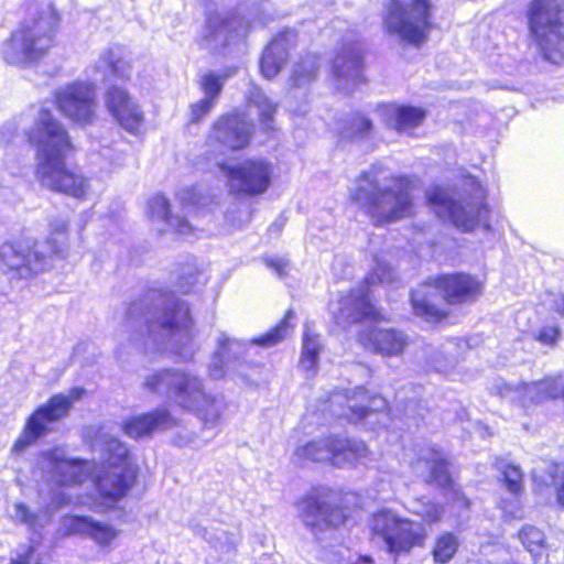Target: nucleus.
<instances>
[{
  "mask_svg": "<svg viewBox=\"0 0 564 564\" xmlns=\"http://www.w3.org/2000/svg\"><path fill=\"white\" fill-rule=\"evenodd\" d=\"M126 319L128 327L144 326L159 350L170 352L181 361L193 360L197 351L194 319L188 304L173 292L151 291L130 305Z\"/></svg>",
  "mask_w": 564,
  "mask_h": 564,
  "instance_id": "obj_1",
  "label": "nucleus"
},
{
  "mask_svg": "<svg viewBox=\"0 0 564 564\" xmlns=\"http://www.w3.org/2000/svg\"><path fill=\"white\" fill-rule=\"evenodd\" d=\"M28 140L36 152V177L54 192L83 198L88 192L87 180L65 165V155L72 144L64 126L50 109L40 108L33 116Z\"/></svg>",
  "mask_w": 564,
  "mask_h": 564,
  "instance_id": "obj_2",
  "label": "nucleus"
},
{
  "mask_svg": "<svg viewBox=\"0 0 564 564\" xmlns=\"http://www.w3.org/2000/svg\"><path fill=\"white\" fill-rule=\"evenodd\" d=\"M485 291V280L466 271L438 273L423 280L410 292L412 313L432 325H445L452 306L471 304Z\"/></svg>",
  "mask_w": 564,
  "mask_h": 564,
  "instance_id": "obj_3",
  "label": "nucleus"
},
{
  "mask_svg": "<svg viewBox=\"0 0 564 564\" xmlns=\"http://www.w3.org/2000/svg\"><path fill=\"white\" fill-rule=\"evenodd\" d=\"M422 522L402 516L391 508H379L369 518V536L381 543L394 558L410 555L415 549L426 545L429 533L424 524H436L443 520L444 507L436 501L424 503L419 513Z\"/></svg>",
  "mask_w": 564,
  "mask_h": 564,
  "instance_id": "obj_4",
  "label": "nucleus"
},
{
  "mask_svg": "<svg viewBox=\"0 0 564 564\" xmlns=\"http://www.w3.org/2000/svg\"><path fill=\"white\" fill-rule=\"evenodd\" d=\"M93 448L100 453L101 469L94 474L98 498L88 507L102 513L115 509L134 486L138 468L131 462L127 446L118 438L100 434L93 443Z\"/></svg>",
  "mask_w": 564,
  "mask_h": 564,
  "instance_id": "obj_5",
  "label": "nucleus"
},
{
  "mask_svg": "<svg viewBox=\"0 0 564 564\" xmlns=\"http://www.w3.org/2000/svg\"><path fill=\"white\" fill-rule=\"evenodd\" d=\"M389 186L375 184L371 191L358 186L351 194V200L361 205L376 227L388 225L416 214L413 192L419 177L411 174H392Z\"/></svg>",
  "mask_w": 564,
  "mask_h": 564,
  "instance_id": "obj_6",
  "label": "nucleus"
},
{
  "mask_svg": "<svg viewBox=\"0 0 564 564\" xmlns=\"http://www.w3.org/2000/svg\"><path fill=\"white\" fill-rule=\"evenodd\" d=\"M297 506L307 528L336 530L362 508V501L357 491L317 485L301 497Z\"/></svg>",
  "mask_w": 564,
  "mask_h": 564,
  "instance_id": "obj_7",
  "label": "nucleus"
},
{
  "mask_svg": "<svg viewBox=\"0 0 564 564\" xmlns=\"http://www.w3.org/2000/svg\"><path fill=\"white\" fill-rule=\"evenodd\" d=\"M31 18L2 45L1 55L11 65L22 66L44 57L53 45L58 24L55 9L45 3L31 10Z\"/></svg>",
  "mask_w": 564,
  "mask_h": 564,
  "instance_id": "obj_8",
  "label": "nucleus"
},
{
  "mask_svg": "<svg viewBox=\"0 0 564 564\" xmlns=\"http://www.w3.org/2000/svg\"><path fill=\"white\" fill-rule=\"evenodd\" d=\"M477 191L478 194L465 193L454 198L445 187L435 185L426 192L425 203L459 231L470 232L479 227L490 230V207L486 202V191L481 186Z\"/></svg>",
  "mask_w": 564,
  "mask_h": 564,
  "instance_id": "obj_9",
  "label": "nucleus"
},
{
  "mask_svg": "<svg viewBox=\"0 0 564 564\" xmlns=\"http://www.w3.org/2000/svg\"><path fill=\"white\" fill-rule=\"evenodd\" d=\"M564 7L557 0H531L527 11L531 37L543 59L564 63Z\"/></svg>",
  "mask_w": 564,
  "mask_h": 564,
  "instance_id": "obj_10",
  "label": "nucleus"
},
{
  "mask_svg": "<svg viewBox=\"0 0 564 564\" xmlns=\"http://www.w3.org/2000/svg\"><path fill=\"white\" fill-rule=\"evenodd\" d=\"M432 0H388L382 17L386 33L398 36L402 42L420 46L431 30Z\"/></svg>",
  "mask_w": 564,
  "mask_h": 564,
  "instance_id": "obj_11",
  "label": "nucleus"
},
{
  "mask_svg": "<svg viewBox=\"0 0 564 564\" xmlns=\"http://www.w3.org/2000/svg\"><path fill=\"white\" fill-rule=\"evenodd\" d=\"M144 387L154 393L165 395L186 411L197 408L206 393L203 380L183 369L155 371L145 378Z\"/></svg>",
  "mask_w": 564,
  "mask_h": 564,
  "instance_id": "obj_12",
  "label": "nucleus"
},
{
  "mask_svg": "<svg viewBox=\"0 0 564 564\" xmlns=\"http://www.w3.org/2000/svg\"><path fill=\"white\" fill-rule=\"evenodd\" d=\"M85 392L86 391L83 388H72L66 394H55L46 404L37 408V410L28 419L21 435L14 442L11 452L13 454L23 453L40 437L44 436L48 432V424L59 421L66 416L73 404L80 400Z\"/></svg>",
  "mask_w": 564,
  "mask_h": 564,
  "instance_id": "obj_13",
  "label": "nucleus"
},
{
  "mask_svg": "<svg viewBox=\"0 0 564 564\" xmlns=\"http://www.w3.org/2000/svg\"><path fill=\"white\" fill-rule=\"evenodd\" d=\"M375 284L373 275L365 276L360 283L350 288L339 296L337 322L346 325L364 323H386L390 321L388 314L380 307L371 291Z\"/></svg>",
  "mask_w": 564,
  "mask_h": 564,
  "instance_id": "obj_14",
  "label": "nucleus"
},
{
  "mask_svg": "<svg viewBox=\"0 0 564 564\" xmlns=\"http://www.w3.org/2000/svg\"><path fill=\"white\" fill-rule=\"evenodd\" d=\"M51 264L46 245L26 241L0 246V271L10 280H26L46 270Z\"/></svg>",
  "mask_w": 564,
  "mask_h": 564,
  "instance_id": "obj_15",
  "label": "nucleus"
},
{
  "mask_svg": "<svg viewBox=\"0 0 564 564\" xmlns=\"http://www.w3.org/2000/svg\"><path fill=\"white\" fill-rule=\"evenodd\" d=\"M37 466L46 481L59 486L84 482L93 475V465L67 456L64 448L55 447L41 453Z\"/></svg>",
  "mask_w": 564,
  "mask_h": 564,
  "instance_id": "obj_16",
  "label": "nucleus"
},
{
  "mask_svg": "<svg viewBox=\"0 0 564 564\" xmlns=\"http://www.w3.org/2000/svg\"><path fill=\"white\" fill-rule=\"evenodd\" d=\"M525 551L531 554V562H525L522 552L507 545H497L492 549L496 562L490 564H549L551 545L544 530L533 523L522 524L516 534Z\"/></svg>",
  "mask_w": 564,
  "mask_h": 564,
  "instance_id": "obj_17",
  "label": "nucleus"
},
{
  "mask_svg": "<svg viewBox=\"0 0 564 564\" xmlns=\"http://www.w3.org/2000/svg\"><path fill=\"white\" fill-rule=\"evenodd\" d=\"M234 193L256 195L263 193L271 180V165L263 160H246L235 166L220 164Z\"/></svg>",
  "mask_w": 564,
  "mask_h": 564,
  "instance_id": "obj_18",
  "label": "nucleus"
},
{
  "mask_svg": "<svg viewBox=\"0 0 564 564\" xmlns=\"http://www.w3.org/2000/svg\"><path fill=\"white\" fill-rule=\"evenodd\" d=\"M217 348L208 366V375L212 379L219 380L227 376L245 377L247 364L245 355L248 350V343L229 337L220 333L216 339Z\"/></svg>",
  "mask_w": 564,
  "mask_h": 564,
  "instance_id": "obj_19",
  "label": "nucleus"
},
{
  "mask_svg": "<svg viewBox=\"0 0 564 564\" xmlns=\"http://www.w3.org/2000/svg\"><path fill=\"white\" fill-rule=\"evenodd\" d=\"M58 109L79 124L90 123L96 111V91L93 84L77 82L59 88L55 94Z\"/></svg>",
  "mask_w": 564,
  "mask_h": 564,
  "instance_id": "obj_20",
  "label": "nucleus"
},
{
  "mask_svg": "<svg viewBox=\"0 0 564 564\" xmlns=\"http://www.w3.org/2000/svg\"><path fill=\"white\" fill-rule=\"evenodd\" d=\"M253 132L254 124L251 120L243 113L231 112L214 122L209 139L228 150L239 151L250 144Z\"/></svg>",
  "mask_w": 564,
  "mask_h": 564,
  "instance_id": "obj_21",
  "label": "nucleus"
},
{
  "mask_svg": "<svg viewBox=\"0 0 564 564\" xmlns=\"http://www.w3.org/2000/svg\"><path fill=\"white\" fill-rule=\"evenodd\" d=\"M105 106L112 118L127 131L138 133L144 122V113L138 100L122 86L107 88Z\"/></svg>",
  "mask_w": 564,
  "mask_h": 564,
  "instance_id": "obj_22",
  "label": "nucleus"
},
{
  "mask_svg": "<svg viewBox=\"0 0 564 564\" xmlns=\"http://www.w3.org/2000/svg\"><path fill=\"white\" fill-rule=\"evenodd\" d=\"M357 340L366 350L383 357L398 356L408 346L404 333L392 327H366L357 333Z\"/></svg>",
  "mask_w": 564,
  "mask_h": 564,
  "instance_id": "obj_23",
  "label": "nucleus"
},
{
  "mask_svg": "<svg viewBox=\"0 0 564 564\" xmlns=\"http://www.w3.org/2000/svg\"><path fill=\"white\" fill-rule=\"evenodd\" d=\"M249 26V20L240 14H234L230 18L213 15L207 21L206 40L214 48L226 46L232 40L243 37Z\"/></svg>",
  "mask_w": 564,
  "mask_h": 564,
  "instance_id": "obj_24",
  "label": "nucleus"
},
{
  "mask_svg": "<svg viewBox=\"0 0 564 564\" xmlns=\"http://www.w3.org/2000/svg\"><path fill=\"white\" fill-rule=\"evenodd\" d=\"M176 425L175 417L165 408H158L152 412L128 419L123 424V432L133 438L148 436L156 431L172 429Z\"/></svg>",
  "mask_w": 564,
  "mask_h": 564,
  "instance_id": "obj_25",
  "label": "nucleus"
},
{
  "mask_svg": "<svg viewBox=\"0 0 564 564\" xmlns=\"http://www.w3.org/2000/svg\"><path fill=\"white\" fill-rule=\"evenodd\" d=\"M63 527L67 533L87 535L100 546H108L119 533L113 527L84 516L65 517Z\"/></svg>",
  "mask_w": 564,
  "mask_h": 564,
  "instance_id": "obj_26",
  "label": "nucleus"
},
{
  "mask_svg": "<svg viewBox=\"0 0 564 564\" xmlns=\"http://www.w3.org/2000/svg\"><path fill=\"white\" fill-rule=\"evenodd\" d=\"M368 454V447L362 441H356L338 435L328 436L327 460L335 467L356 464L367 457Z\"/></svg>",
  "mask_w": 564,
  "mask_h": 564,
  "instance_id": "obj_27",
  "label": "nucleus"
},
{
  "mask_svg": "<svg viewBox=\"0 0 564 564\" xmlns=\"http://www.w3.org/2000/svg\"><path fill=\"white\" fill-rule=\"evenodd\" d=\"M148 215L153 223H162L180 235L186 236L192 232V226L186 219L170 214L169 200L162 195L149 199Z\"/></svg>",
  "mask_w": 564,
  "mask_h": 564,
  "instance_id": "obj_28",
  "label": "nucleus"
},
{
  "mask_svg": "<svg viewBox=\"0 0 564 564\" xmlns=\"http://www.w3.org/2000/svg\"><path fill=\"white\" fill-rule=\"evenodd\" d=\"M460 540L452 531H442L433 540L430 554L434 564H448L457 555Z\"/></svg>",
  "mask_w": 564,
  "mask_h": 564,
  "instance_id": "obj_29",
  "label": "nucleus"
},
{
  "mask_svg": "<svg viewBox=\"0 0 564 564\" xmlns=\"http://www.w3.org/2000/svg\"><path fill=\"white\" fill-rule=\"evenodd\" d=\"M68 219L62 216L51 217L48 220L50 234L45 241L36 245H46L50 260L53 256H63L66 250Z\"/></svg>",
  "mask_w": 564,
  "mask_h": 564,
  "instance_id": "obj_30",
  "label": "nucleus"
},
{
  "mask_svg": "<svg viewBox=\"0 0 564 564\" xmlns=\"http://www.w3.org/2000/svg\"><path fill=\"white\" fill-rule=\"evenodd\" d=\"M425 117L426 110L422 107L400 105L394 108L392 113L393 129L399 132L414 129L422 124Z\"/></svg>",
  "mask_w": 564,
  "mask_h": 564,
  "instance_id": "obj_31",
  "label": "nucleus"
},
{
  "mask_svg": "<svg viewBox=\"0 0 564 564\" xmlns=\"http://www.w3.org/2000/svg\"><path fill=\"white\" fill-rule=\"evenodd\" d=\"M225 409L224 398L205 393L203 402H199L197 408L189 411L195 412L206 426H215L219 422Z\"/></svg>",
  "mask_w": 564,
  "mask_h": 564,
  "instance_id": "obj_32",
  "label": "nucleus"
},
{
  "mask_svg": "<svg viewBox=\"0 0 564 564\" xmlns=\"http://www.w3.org/2000/svg\"><path fill=\"white\" fill-rule=\"evenodd\" d=\"M281 67L282 39L275 36L263 51L260 68L262 75L270 79L279 75Z\"/></svg>",
  "mask_w": 564,
  "mask_h": 564,
  "instance_id": "obj_33",
  "label": "nucleus"
},
{
  "mask_svg": "<svg viewBox=\"0 0 564 564\" xmlns=\"http://www.w3.org/2000/svg\"><path fill=\"white\" fill-rule=\"evenodd\" d=\"M365 52L354 44L343 45L335 55L334 75L338 77V61L348 69L359 73L365 67Z\"/></svg>",
  "mask_w": 564,
  "mask_h": 564,
  "instance_id": "obj_34",
  "label": "nucleus"
},
{
  "mask_svg": "<svg viewBox=\"0 0 564 564\" xmlns=\"http://www.w3.org/2000/svg\"><path fill=\"white\" fill-rule=\"evenodd\" d=\"M319 63L315 56L301 59L291 75V84L295 87L311 84L318 74Z\"/></svg>",
  "mask_w": 564,
  "mask_h": 564,
  "instance_id": "obj_35",
  "label": "nucleus"
},
{
  "mask_svg": "<svg viewBox=\"0 0 564 564\" xmlns=\"http://www.w3.org/2000/svg\"><path fill=\"white\" fill-rule=\"evenodd\" d=\"M195 534L203 536L208 543H210L216 550L227 553L230 552L237 544V539L234 534L218 530L215 533L209 532L206 528L200 525L192 527Z\"/></svg>",
  "mask_w": 564,
  "mask_h": 564,
  "instance_id": "obj_36",
  "label": "nucleus"
},
{
  "mask_svg": "<svg viewBox=\"0 0 564 564\" xmlns=\"http://www.w3.org/2000/svg\"><path fill=\"white\" fill-rule=\"evenodd\" d=\"M449 462L446 457L437 456L431 460L426 482L442 488H452L454 480L448 473Z\"/></svg>",
  "mask_w": 564,
  "mask_h": 564,
  "instance_id": "obj_37",
  "label": "nucleus"
},
{
  "mask_svg": "<svg viewBox=\"0 0 564 564\" xmlns=\"http://www.w3.org/2000/svg\"><path fill=\"white\" fill-rule=\"evenodd\" d=\"M295 455L301 460L322 462L327 460L328 436L322 440L312 441L296 448Z\"/></svg>",
  "mask_w": 564,
  "mask_h": 564,
  "instance_id": "obj_38",
  "label": "nucleus"
},
{
  "mask_svg": "<svg viewBox=\"0 0 564 564\" xmlns=\"http://www.w3.org/2000/svg\"><path fill=\"white\" fill-rule=\"evenodd\" d=\"M322 345L316 335L306 334L303 341L301 364L307 370H315L318 364V357Z\"/></svg>",
  "mask_w": 564,
  "mask_h": 564,
  "instance_id": "obj_39",
  "label": "nucleus"
},
{
  "mask_svg": "<svg viewBox=\"0 0 564 564\" xmlns=\"http://www.w3.org/2000/svg\"><path fill=\"white\" fill-rule=\"evenodd\" d=\"M524 475L519 465L509 463L501 469V480L509 492L519 496L523 491Z\"/></svg>",
  "mask_w": 564,
  "mask_h": 564,
  "instance_id": "obj_40",
  "label": "nucleus"
},
{
  "mask_svg": "<svg viewBox=\"0 0 564 564\" xmlns=\"http://www.w3.org/2000/svg\"><path fill=\"white\" fill-rule=\"evenodd\" d=\"M562 336L563 333L560 324L546 323L538 329L534 339L544 347L554 348L561 341Z\"/></svg>",
  "mask_w": 564,
  "mask_h": 564,
  "instance_id": "obj_41",
  "label": "nucleus"
},
{
  "mask_svg": "<svg viewBox=\"0 0 564 564\" xmlns=\"http://www.w3.org/2000/svg\"><path fill=\"white\" fill-rule=\"evenodd\" d=\"M102 62L108 65L115 77L119 79H129L131 76V64L121 57L115 56L112 51H108L101 56Z\"/></svg>",
  "mask_w": 564,
  "mask_h": 564,
  "instance_id": "obj_42",
  "label": "nucleus"
},
{
  "mask_svg": "<svg viewBox=\"0 0 564 564\" xmlns=\"http://www.w3.org/2000/svg\"><path fill=\"white\" fill-rule=\"evenodd\" d=\"M226 77H221L214 73L205 74L200 79V86L204 90V99L213 100L216 104Z\"/></svg>",
  "mask_w": 564,
  "mask_h": 564,
  "instance_id": "obj_43",
  "label": "nucleus"
},
{
  "mask_svg": "<svg viewBox=\"0 0 564 564\" xmlns=\"http://www.w3.org/2000/svg\"><path fill=\"white\" fill-rule=\"evenodd\" d=\"M202 275L203 274L194 265L188 264L183 267L178 274L176 286L181 292L187 293L200 282Z\"/></svg>",
  "mask_w": 564,
  "mask_h": 564,
  "instance_id": "obj_44",
  "label": "nucleus"
},
{
  "mask_svg": "<svg viewBox=\"0 0 564 564\" xmlns=\"http://www.w3.org/2000/svg\"><path fill=\"white\" fill-rule=\"evenodd\" d=\"M10 518L15 523L24 524L30 529H34L37 522V516L33 513L23 502L13 503L9 511Z\"/></svg>",
  "mask_w": 564,
  "mask_h": 564,
  "instance_id": "obj_45",
  "label": "nucleus"
},
{
  "mask_svg": "<svg viewBox=\"0 0 564 564\" xmlns=\"http://www.w3.org/2000/svg\"><path fill=\"white\" fill-rule=\"evenodd\" d=\"M281 338H282V322H280L275 327L270 329L264 335L253 338L251 340V344H254V345H258V346H261L264 348H269L271 346L279 344Z\"/></svg>",
  "mask_w": 564,
  "mask_h": 564,
  "instance_id": "obj_46",
  "label": "nucleus"
},
{
  "mask_svg": "<svg viewBox=\"0 0 564 564\" xmlns=\"http://www.w3.org/2000/svg\"><path fill=\"white\" fill-rule=\"evenodd\" d=\"M262 99L256 101V106L260 111L261 123L267 130L273 129V115L276 111V106L271 105L263 96H260Z\"/></svg>",
  "mask_w": 564,
  "mask_h": 564,
  "instance_id": "obj_47",
  "label": "nucleus"
},
{
  "mask_svg": "<svg viewBox=\"0 0 564 564\" xmlns=\"http://www.w3.org/2000/svg\"><path fill=\"white\" fill-rule=\"evenodd\" d=\"M215 106V102L209 99H202L198 102L192 105L191 107V121L192 122H198L202 120L205 116H207L213 107Z\"/></svg>",
  "mask_w": 564,
  "mask_h": 564,
  "instance_id": "obj_48",
  "label": "nucleus"
},
{
  "mask_svg": "<svg viewBox=\"0 0 564 564\" xmlns=\"http://www.w3.org/2000/svg\"><path fill=\"white\" fill-rule=\"evenodd\" d=\"M355 129L350 132L351 138H366L372 130V122L365 116L356 117Z\"/></svg>",
  "mask_w": 564,
  "mask_h": 564,
  "instance_id": "obj_49",
  "label": "nucleus"
},
{
  "mask_svg": "<svg viewBox=\"0 0 564 564\" xmlns=\"http://www.w3.org/2000/svg\"><path fill=\"white\" fill-rule=\"evenodd\" d=\"M561 455L563 460H553L547 467V476L551 482H555L564 475V445L561 447Z\"/></svg>",
  "mask_w": 564,
  "mask_h": 564,
  "instance_id": "obj_50",
  "label": "nucleus"
},
{
  "mask_svg": "<svg viewBox=\"0 0 564 564\" xmlns=\"http://www.w3.org/2000/svg\"><path fill=\"white\" fill-rule=\"evenodd\" d=\"M177 196L185 208L198 204L196 188H184L178 192Z\"/></svg>",
  "mask_w": 564,
  "mask_h": 564,
  "instance_id": "obj_51",
  "label": "nucleus"
},
{
  "mask_svg": "<svg viewBox=\"0 0 564 564\" xmlns=\"http://www.w3.org/2000/svg\"><path fill=\"white\" fill-rule=\"evenodd\" d=\"M372 413V410L367 406H351L350 413L347 415L349 420L360 421Z\"/></svg>",
  "mask_w": 564,
  "mask_h": 564,
  "instance_id": "obj_52",
  "label": "nucleus"
},
{
  "mask_svg": "<svg viewBox=\"0 0 564 564\" xmlns=\"http://www.w3.org/2000/svg\"><path fill=\"white\" fill-rule=\"evenodd\" d=\"M552 484L554 485L555 502L558 507L564 509V475Z\"/></svg>",
  "mask_w": 564,
  "mask_h": 564,
  "instance_id": "obj_53",
  "label": "nucleus"
},
{
  "mask_svg": "<svg viewBox=\"0 0 564 564\" xmlns=\"http://www.w3.org/2000/svg\"><path fill=\"white\" fill-rule=\"evenodd\" d=\"M533 481V491L538 495H543L550 488L549 482H546L542 477H539L536 475L532 476Z\"/></svg>",
  "mask_w": 564,
  "mask_h": 564,
  "instance_id": "obj_54",
  "label": "nucleus"
},
{
  "mask_svg": "<svg viewBox=\"0 0 564 564\" xmlns=\"http://www.w3.org/2000/svg\"><path fill=\"white\" fill-rule=\"evenodd\" d=\"M265 264L269 269H271L276 276H281L282 274V261L280 259H265Z\"/></svg>",
  "mask_w": 564,
  "mask_h": 564,
  "instance_id": "obj_55",
  "label": "nucleus"
},
{
  "mask_svg": "<svg viewBox=\"0 0 564 564\" xmlns=\"http://www.w3.org/2000/svg\"><path fill=\"white\" fill-rule=\"evenodd\" d=\"M553 310L557 315L564 317V293L555 300Z\"/></svg>",
  "mask_w": 564,
  "mask_h": 564,
  "instance_id": "obj_56",
  "label": "nucleus"
},
{
  "mask_svg": "<svg viewBox=\"0 0 564 564\" xmlns=\"http://www.w3.org/2000/svg\"><path fill=\"white\" fill-rule=\"evenodd\" d=\"M373 560L370 555H360L355 564H372Z\"/></svg>",
  "mask_w": 564,
  "mask_h": 564,
  "instance_id": "obj_57",
  "label": "nucleus"
},
{
  "mask_svg": "<svg viewBox=\"0 0 564 564\" xmlns=\"http://www.w3.org/2000/svg\"><path fill=\"white\" fill-rule=\"evenodd\" d=\"M11 564H29V561L26 557H20L17 560H12Z\"/></svg>",
  "mask_w": 564,
  "mask_h": 564,
  "instance_id": "obj_58",
  "label": "nucleus"
},
{
  "mask_svg": "<svg viewBox=\"0 0 564 564\" xmlns=\"http://www.w3.org/2000/svg\"><path fill=\"white\" fill-rule=\"evenodd\" d=\"M361 177H362V178H365V180H367V178H368V174H367V173H364V174L361 175Z\"/></svg>",
  "mask_w": 564,
  "mask_h": 564,
  "instance_id": "obj_59",
  "label": "nucleus"
},
{
  "mask_svg": "<svg viewBox=\"0 0 564 564\" xmlns=\"http://www.w3.org/2000/svg\"><path fill=\"white\" fill-rule=\"evenodd\" d=\"M289 314H290V311H286V313L284 314V318H286Z\"/></svg>",
  "mask_w": 564,
  "mask_h": 564,
  "instance_id": "obj_60",
  "label": "nucleus"
}]
</instances>
